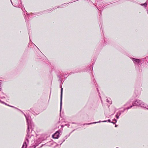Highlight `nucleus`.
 Segmentation results:
<instances>
[{"mask_svg": "<svg viewBox=\"0 0 148 148\" xmlns=\"http://www.w3.org/2000/svg\"><path fill=\"white\" fill-rule=\"evenodd\" d=\"M21 112L24 114L28 126L27 137L25 138L22 148H27L29 140H30L31 138H34L32 132H34V131L33 130L34 126L32 121L31 117L29 115L26 116L23 111H21Z\"/></svg>", "mask_w": 148, "mask_h": 148, "instance_id": "f257e3e1", "label": "nucleus"}, {"mask_svg": "<svg viewBox=\"0 0 148 148\" xmlns=\"http://www.w3.org/2000/svg\"><path fill=\"white\" fill-rule=\"evenodd\" d=\"M132 106H140L143 107H145V105L141 100H136L132 103Z\"/></svg>", "mask_w": 148, "mask_h": 148, "instance_id": "f03ea898", "label": "nucleus"}, {"mask_svg": "<svg viewBox=\"0 0 148 148\" xmlns=\"http://www.w3.org/2000/svg\"><path fill=\"white\" fill-rule=\"evenodd\" d=\"M11 2L12 5L16 7H19L20 5L18 4V0H11Z\"/></svg>", "mask_w": 148, "mask_h": 148, "instance_id": "7ed1b4c3", "label": "nucleus"}, {"mask_svg": "<svg viewBox=\"0 0 148 148\" xmlns=\"http://www.w3.org/2000/svg\"><path fill=\"white\" fill-rule=\"evenodd\" d=\"M134 64H135L138 65L141 62L140 60L134 58H131Z\"/></svg>", "mask_w": 148, "mask_h": 148, "instance_id": "20e7f679", "label": "nucleus"}, {"mask_svg": "<svg viewBox=\"0 0 148 148\" xmlns=\"http://www.w3.org/2000/svg\"><path fill=\"white\" fill-rule=\"evenodd\" d=\"M111 122L110 120L108 119L107 121L105 120V121H100L98 122H94L93 123H90L84 124L83 125H90V124H95V123H100L101 122Z\"/></svg>", "mask_w": 148, "mask_h": 148, "instance_id": "39448f33", "label": "nucleus"}, {"mask_svg": "<svg viewBox=\"0 0 148 148\" xmlns=\"http://www.w3.org/2000/svg\"><path fill=\"white\" fill-rule=\"evenodd\" d=\"M60 132V130H59L56 132L52 135L53 138L55 139H58L59 136Z\"/></svg>", "mask_w": 148, "mask_h": 148, "instance_id": "423d86ee", "label": "nucleus"}, {"mask_svg": "<svg viewBox=\"0 0 148 148\" xmlns=\"http://www.w3.org/2000/svg\"><path fill=\"white\" fill-rule=\"evenodd\" d=\"M62 91L63 88H62L61 90V94H60V111H61L62 109Z\"/></svg>", "mask_w": 148, "mask_h": 148, "instance_id": "0eeeda50", "label": "nucleus"}, {"mask_svg": "<svg viewBox=\"0 0 148 148\" xmlns=\"http://www.w3.org/2000/svg\"><path fill=\"white\" fill-rule=\"evenodd\" d=\"M6 95L2 92H0V98L3 99L5 98Z\"/></svg>", "mask_w": 148, "mask_h": 148, "instance_id": "6e6552de", "label": "nucleus"}, {"mask_svg": "<svg viewBox=\"0 0 148 148\" xmlns=\"http://www.w3.org/2000/svg\"><path fill=\"white\" fill-rule=\"evenodd\" d=\"M0 102L1 103H3V104H4L6 105H7V106H9L10 107H12V108H16L13 106H10L8 105L6 103H5L4 102H3V101H1V100L0 99Z\"/></svg>", "mask_w": 148, "mask_h": 148, "instance_id": "1a4fd4ad", "label": "nucleus"}, {"mask_svg": "<svg viewBox=\"0 0 148 148\" xmlns=\"http://www.w3.org/2000/svg\"><path fill=\"white\" fill-rule=\"evenodd\" d=\"M133 106H131L130 107L128 106L127 108H124L123 110L125 111L126 109L128 110L130 108H131Z\"/></svg>", "mask_w": 148, "mask_h": 148, "instance_id": "9d476101", "label": "nucleus"}, {"mask_svg": "<svg viewBox=\"0 0 148 148\" xmlns=\"http://www.w3.org/2000/svg\"><path fill=\"white\" fill-rule=\"evenodd\" d=\"M106 101L108 103H110V104L112 103V102L111 101L110 99H109L107 98V99L106 100Z\"/></svg>", "mask_w": 148, "mask_h": 148, "instance_id": "9b49d317", "label": "nucleus"}, {"mask_svg": "<svg viewBox=\"0 0 148 148\" xmlns=\"http://www.w3.org/2000/svg\"><path fill=\"white\" fill-rule=\"evenodd\" d=\"M121 114V112L119 111L118 112H117L116 113V115L119 116H120Z\"/></svg>", "mask_w": 148, "mask_h": 148, "instance_id": "f8f14e48", "label": "nucleus"}, {"mask_svg": "<svg viewBox=\"0 0 148 148\" xmlns=\"http://www.w3.org/2000/svg\"><path fill=\"white\" fill-rule=\"evenodd\" d=\"M130 102H127L124 105V106H128L130 104Z\"/></svg>", "mask_w": 148, "mask_h": 148, "instance_id": "ddd939ff", "label": "nucleus"}, {"mask_svg": "<svg viewBox=\"0 0 148 148\" xmlns=\"http://www.w3.org/2000/svg\"><path fill=\"white\" fill-rule=\"evenodd\" d=\"M36 146L34 145H33L32 146H31L29 148H35Z\"/></svg>", "mask_w": 148, "mask_h": 148, "instance_id": "4468645a", "label": "nucleus"}, {"mask_svg": "<svg viewBox=\"0 0 148 148\" xmlns=\"http://www.w3.org/2000/svg\"><path fill=\"white\" fill-rule=\"evenodd\" d=\"M141 5L143 6H144L145 7H146L147 6V3H145L144 4H142Z\"/></svg>", "mask_w": 148, "mask_h": 148, "instance_id": "2eb2a0df", "label": "nucleus"}, {"mask_svg": "<svg viewBox=\"0 0 148 148\" xmlns=\"http://www.w3.org/2000/svg\"><path fill=\"white\" fill-rule=\"evenodd\" d=\"M24 10L25 11L24 12V15H25V14H26L27 15H28V14L27 13V11L25 10V9H24Z\"/></svg>", "mask_w": 148, "mask_h": 148, "instance_id": "dca6fc26", "label": "nucleus"}, {"mask_svg": "<svg viewBox=\"0 0 148 148\" xmlns=\"http://www.w3.org/2000/svg\"><path fill=\"white\" fill-rule=\"evenodd\" d=\"M64 77L66 78L69 75H68V74L66 75L64 74Z\"/></svg>", "mask_w": 148, "mask_h": 148, "instance_id": "f3484780", "label": "nucleus"}, {"mask_svg": "<svg viewBox=\"0 0 148 148\" xmlns=\"http://www.w3.org/2000/svg\"><path fill=\"white\" fill-rule=\"evenodd\" d=\"M58 77L61 80V79H62V77H61V76H60V75H58Z\"/></svg>", "mask_w": 148, "mask_h": 148, "instance_id": "a211bd4d", "label": "nucleus"}, {"mask_svg": "<svg viewBox=\"0 0 148 148\" xmlns=\"http://www.w3.org/2000/svg\"><path fill=\"white\" fill-rule=\"evenodd\" d=\"M119 115H116V118L117 119H118L119 118Z\"/></svg>", "mask_w": 148, "mask_h": 148, "instance_id": "6ab92c4d", "label": "nucleus"}, {"mask_svg": "<svg viewBox=\"0 0 148 148\" xmlns=\"http://www.w3.org/2000/svg\"><path fill=\"white\" fill-rule=\"evenodd\" d=\"M113 121H115V122H116L117 121V120H116L115 119H114L113 120Z\"/></svg>", "mask_w": 148, "mask_h": 148, "instance_id": "aec40b11", "label": "nucleus"}, {"mask_svg": "<svg viewBox=\"0 0 148 148\" xmlns=\"http://www.w3.org/2000/svg\"><path fill=\"white\" fill-rule=\"evenodd\" d=\"M120 111L121 112V113H122L123 112L125 111L123 110Z\"/></svg>", "mask_w": 148, "mask_h": 148, "instance_id": "412c9836", "label": "nucleus"}, {"mask_svg": "<svg viewBox=\"0 0 148 148\" xmlns=\"http://www.w3.org/2000/svg\"><path fill=\"white\" fill-rule=\"evenodd\" d=\"M111 123H113V124H115V123H116V122H113V121H112V122H111Z\"/></svg>", "mask_w": 148, "mask_h": 148, "instance_id": "4be33fe9", "label": "nucleus"}, {"mask_svg": "<svg viewBox=\"0 0 148 148\" xmlns=\"http://www.w3.org/2000/svg\"><path fill=\"white\" fill-rule=\"evenodd\" d=\"M1 84H2V82H0V87H1Z\"/></svg>", "mask_w": 148, "mask_h": 148, "instance_id": "5701e85b", "label": "nucleus"}, {"mask_svg": "<svg viewBox=\"0 0 148 148\" xmlns=\"http://www.w3.org/2000/svg\"><path fill=\"white\" fill-rule=\"evenodd\" d=\"M68 125V127H69V125L66 124V125Z\"/></svg>", "mask_w": 148, "mask_h": 148, "instance_id": "b1692460", "label": "nucleus"}, {"mask_svg": "<svg viewBox=\"0 0 148 148\" xmlns=\"http://www.w3.org/2000/svg\"><path fill=\"white\" fill-rule=\"evenodd\" d=\"M64 141H65V140L64 139V140H63V142L62 143H61L60 144H62V143L63 142H64Z\"/></svg>", "mask_w": 148, "mask_h": 148, "instance_id": "393cba45", "label": "nucleus"}, {"mask_svg": "<svg viewBox=\"0 0 148 148\" xmlns=\"http://www.w3.org/2000/svg\"><path fill=\"white\" fill-rule=\"evenodd\" d=\"M23 8H24V6H23V7H22V8H21V9H23Z\"/></svg>", "mask_w": 148, "mask_h": 148, "instance_id": "a878e982", "label": "nucleus"}, {"mask_svg": "<svg viewBox=\"0 0 148 148\" xmlns=\"http://www.w3.org/2000/svg\"><path fill=\"white\" fill-rule=\"evenodd\" d=\"M64 127V126L63 125H61V127L62 128L63 127Z\"/></svg>", "mask_w": 148, "mask_h": 148, "instance_id": "bb28decb", "label": "nucleus"}, {"mask_svg": "<svg viewBox=\"0 0 148 148\" xmlns=\"http://www.w3.org/2000/svg\"><path fill=\"white\" fill-rule=\"evenodd\" d=\"M20 2L21 3V1H20Z\"/></svg>", "mask_w": 148, "mask_h": 148, "instance_id": "cd10ccee", "label": "nucleus"}, {"mask_svg": "<svg viewBox=\"0 0 148 148\" xmlns=\"http://www.w3.org/2000/svg\"><path fill=\"white\" fill-rule=\"evenodd\" d=\"M1 88H0V91L1 90Z\"/></svg>", "mask_w": 148, "mask_h": 148, "instance_id": "c85d7f7f", "label": "nucleus"}, {"mask_svg": "<svg viewBox=\"0 0 148 148\" xmlns=\"http://www.w3.org/2000/svg\"><path fill=\"white\" fill-rule=\"evenodd\" d=\"M72 123V124H75V123Z\"/></svg>", "mask_w": 148, "mask_h": 148, "instance_id": "c756f323", "label": "nucleus"}, {"mask_svg": "<svg viewBox=\"0 0 148 148\" xmlns=\"http://www.w3.org/2000/svg\"><path fill=\"white\" fill-rule=\"evenodd\" d=\"M117 125H115V127H117Z\"/></svg>", "mask_w": 148, "mask_h": 148, "instance_id": "7c9ffc66", "label": "nucleus"}, {"mask_svg": "<svg viewBox=\"0 0 148 148\" xmlns=\"http://www.w3.org/2000/svg\"><path fill=\"white\" fill-rule=\"evenodd\" d=\"M97 8H98V10H99V9L97 7Z\"/></svg>", "mask_w": 148, "mask_h": 148, "instance_id": "2f4dec72", "label": "nucleus"}, {"mask_svg": "<svg viewBox=\"0 0 148 148\" xmlns=\"http://www.w3.org/2000/svg\"><path fill=\"white\" fill-rule=\"evenodd\" d=\"M146 108L148 110V108Z\"/></svg>", "mask_w": 148, "mask_h": 148, "instance_id": "473e14b6", "label": "nucleus"}, {"mask_svg": "<svg viewBox=\"0 0 148 148\" xmlns=\"http://www.w3.org/2000/svg\"><path fill=\"white\" fill-rule=\"evenodd\" d=\"M99 6H101V5H99Z\"/></svg>", "mask_w": 148, "mask_h": 148, "instance_id": "72a5a7b5", "label": "nucleus"}, {"mask_svg": "<svg viewBox=\"0 0 148 148\" xmlns=\"http://www.w3.org/2000/svg\"><path fill=\"white\" fill-rule=\"evenodd\" d=\"M41 142H39V143H41Z\"/></svg>", "mask_w": 148, "mask_h": 148, "instance_id": "f704fd0d", "label": "nucleus"}, {"mask_svg": "<svg viewBox=\"0 0 148 148\" xmlns=\"http://www.w3.org/2000/svg\"><path fill=\"white\" fill-rule=\"evenodd\" d=\"M16 109H17V110H18V109H17V108H16Z\"/></svg>", "mask_w": 148, "mask_h": 148, "instance_id": "c9c22d12", "label": "nucleus"}]
</instances>
